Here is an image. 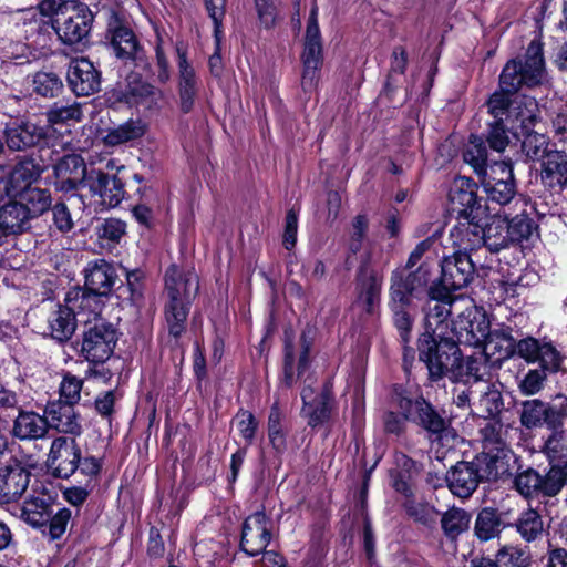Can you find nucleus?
<instances>
[{"label":"nucleus","instance_id":"0e129e2a","mask_svg":"<svg viewBox=\"0 0 567 567\" xmlns=\"http://www.w3.org/2000/svg\"><path fill=\"white\" fill-rule=\"evenodd\" d=\"M369 227L368 216L364 214L357 215L351 223V231L349 239V249L357 254L362 248V243L367 236Z\"/></svg>","mask_w":567,"mask_h":567},{"label":"nucleus","instance_id":"e2e57ef3","mask_svg":"<svg viewBox=\"0 0 567 567\" xmlns=\"http://www.w3.org/2000/svg\"><path fill=\"white\" fill-rule=\"evenodd\" d=\"M83 380L66 373L60 383V396L63 403L75 405L80 400Z\"/></svg>","mask_w":567,"mask_h":567},{"label":"nucleus","instance_id":"7c9ffc66","mask_svg":"<svg viewBox=\"0 0 567 567\" xmlns=\"http://www.w3.org/2000/svg\"><path fill=\"white\" fill-rule=\"evenodd\" d=\"M33 217L24 208L23 203L17 198L10 200L0 208V226L6 236L9 234H20L30 227V220Z\"/></svg>","mask_w":567,"mask_h":567},{"label":"nucleus","instance_id":"f704fd0d","mask_svg":"<svg viewBox=\"0 0 567 567\" xmlns=\"http://www.w3.org/2000/svg\"><path fill=\"white\" fill-rule=\"evenodd\" d=\"M20 518L34 528L47 526L52 515V502L49 497L35 496L24 501L19 508Z\"/></svg>","mask_w":567,"mask_h":567},{"label":"nucleus","instance_id":"c756f323","mask_svg":"<svg viewBox=\"0 0 567 567\" xmlns=\"http://www.w3.org/2000/svg\"><path fill=\"white\" fill-rule=\"evenodd\" d=\"M45 135L43 127L31 122L14 123L6 130L7 144L9 148L16 151L37 145Z\"/></svg>","mask_w":567,"mask_h":567},{"label":"nucleus","instance_id":"a211bd4d","mask_svg":"<svg viewBox=\"0 0 567 567\" xmlns=\"http://www.w3.org/2000/svg\"><path fill=\"white\" fill-rule=\"evenodd\" d=\"M86 187L92 195L99 196L100 205L105 208L118 206L125 194L124 184L120 178L110 176L100 169H91L89 172Z\"/></svg>","mask_w":567,"mask_h":567},{"label":"nucleus","instance_id":"3c124183","mask_svg":"<svg viewBox=\"0 0 567 567\" xmlns=\"http://www.w3.org/2000/svg\"><path fill=\"white\" fill-rule=\"evenodd\" d=\"M284 417V412L279 408V404L275 402L270 408L267 427L270 444L278 453L286 450V432L282 425Z\"/></svg>","mask_w":567,"mask_h":567},{"label":"nucleus","instance_id":"f8f14e48","mask_svg":"<svg viewBox=\"0 0 567 567\" xmlns=\"http://www.w3.org/2000/svg\"><path fill=\"white\" fill-rule=\"evenodd\" d=\"M476 190L477 186L471 178L461 176L454 179L449 197L458 218L483 220L486 217V207L478 200Z\"/></svg>","mask_w":567,"mask_h":567},{"label":"nucleus","instance_id":"bb28decb","mask_svg":"<svg viewBox=\"0 0 567 567\" xmlns=\"http://www.w3.org/2000/svg\"><path fill=\"white\" fill-rule=\"evenodd\" d=\"M429 297L425 320L427 328L435 332V329L452 316L453 307L458 298H453L450 292L442 290L440 287H431Z\"/></svg>","mask_w":567,"mask_h":567},{"label":"nucleus","instance_id":"6ab92c4d","mask_svg":"<svg viewBox=\"0 0 567 567\" xmlns=\"http://www.w3.org/2000/svg\"><path fill=\"white\" fill-rule=\"evenodd\" d=\"M105 296L91 291L85 288L74 287L66 292L64 302L70 307L75 317H81L85 327L94 321L102 320L99 318L105 302Z\"/></svg>","mask_w":567,"mask_h":567},{"label":"nucleus","instance_id":"864d4df0","mask_svg":"<svg viewBox=\"0 0 567 567\" xmlns=\"http://www.w3.org/2000/svg\"><path fill=\"white\" fill-rule=\"evenodd\" d=\"M522 142V153L527 161L540 162L550 151L548 138L536 132H525Z\"/></svg>","mask_w":567,"mask_h":567},{"label":"nucleus","instance_id":"e433bc0d","mask_svg":"<svg viewBox=\"0 0 567 567\" xmlns=\"http://www.w3.org/2000/svg\"><path fill=\"white\" fill-rule=\"evenodd\" d=\"M420 401H425V399L416 391L398 384L392 386L389 396L390 406L398 410L403 419L410 421H412L417 413Z\"/></svg>","mask_w":567,"mask_h":567},{"label":"nucleus","instance_id":"4c0bfd02","mask_svg":"<svg viewBox=\"0 0 567 567\" xmlns=\"http://www.w3.org/2000/svg\"><path fill=\"white\" fill-rule=\"evenodd\" d=\"M512 526L527 543L542 538L546 532L544 517L534 508L523 511Z\"/></svg>","mask_w":567,"mask_h":567},{"label":"nucleus","instance_id":"49530a36","mask_svg":"<svg viewBox=\"0 0 567 567\" xmlns=\"http://www.w3.org/2000/svg\"><path fill=\"white\" fill-rule=\"evenodd\" d=\"M63 89L62 79L53 71H39L32 76V91L42 97H56Z\"/></svg>","mask_w":567,"mask_h":567},{"label":"nucleus","instance_id":"774afa93","mask_svg":"<svg viewBox=\"0 0 567 567\" xmlns=\"http://www.w3.org/2000/svg\"><path fill=\"white\" fill-rule=\"evenodd\" d=\"M507 125V123L505 124V122L501 121H494L489 124L487 142L492 150L503 152L507 147L509 143L506 128Z\"/></svg>","mask_w":567,"mask_h":567},{"label":"nucleus","instance_id":"c9c22d12","mask_svg":"<svg viewBox=\"0 0 567 567\" xmlns=\"http://www.w3.org/2000/svg\"><path fill=\"white\" fill-rule=\"evenodd\" d=\"M542 162V181L548 186L563 185L567 182V156L550 150Z\"/></svg>","mask_w":567,"mask_h":567},{"label":"nucleus","instance_id":"4d7b16f0","mask_svg":"<svg viewBox=\"0 0 567 567\" xmlns=\"http://www.w3.org/2000/svg\"><path fill=\"white\" fill-rule=\"evenodd\" d=\"M546 475L542 476L535 470H527L519 473L515 478L516 489L524 496L542 494L545 496Z\"/></svg>","mask_w":567,"mask_h":567},{"label":"nucleus","instance_id":"39448f33","mask_svg":"<svg viewBox=\"0 0 567 567\" xmlns=\"http://www.w3.org/2000/svg\"><path fill=\"white\" fill-rule=\"evenodd\" d=\"M322 39L318 24V9L317 7H313L308 19L303 51L301 54V87L305 92H312L316 90L319 82V72L322 65Z\"/></svg>","mask_w":567,"mask_h":567},{"label":"nucleus","instance_id":"603ef678","mask_svg":"<svg viewBox=\"0 0 567 567\" xmlns=\"http://www.w3.org/2000/svg\"><path fill=\"white\" fill-rule=\"evenodd\" d=\"M501 518L495 509L483 508L476 517L474 530L481 540H489L501 533Z\"/></svg>","mask_w":567,"mask_h":567},{"label":"nucleus","instance_id":"2eb2a0df","mask_svg":"<svg viewBox=\"0 0 567 567\" xmlns=\"http://www.w3.org/2000/svg\"><path fill=\"white\" fill-rule=\"evenodd\" d=\"M165 298L168 301L192 303L199 290V279L193 269L171 265L165 272Z\"/></svg>","mask_w":567,"mask_h":567},{"label":"nucleus","instance_id":"052dcab7","mask_svg":"<svg viewBox=\"0 0 567 567\" xmlns=\"http://www.w3.org/2000/svg\"><path fill=\"white\" fill-rule=\"evenodd\" d=\"M507 225L512 244L529 239L536 230L534 221L525 214L507 219Z\"/></svg>","mask_w":567,"mask_h":567},{"label":"nucleus","instance_id":"a878e982","mask_svg":"<svg viewBox=\"0 0 567 567\" xmlns=\"http://www.w3.org/2000/svg\"><path fill=\"white\" fill-rule=\"evenodd\" d=\"M178 54V97L179 109L189 113L198 93V80L194 68L188 63L186 52L177 49Z\"/></svg>","mask_w":567,"mask_h":567},{"label":"nucleus","instance_id":"13d9d810","mask_svg":"<svg viewBox=\"0 0 567 567\" xmlns=\"http://www.w3.org/2000/svg\"><path fill=\"white\" fill-rule=\"evenodd\" d=\"M495 560L499 567H528V555L518 546H502L496 555Z\"/></svg>","mask_w":567,"mask_h":567},{"label":"nucleus","instance_id":"ea45409f","mask_svg":"<svg viewBox=\"0 0 567 567\" xmlns=\"http://www.w3.org/2000/svg\"><path fill=\"white\" fill-rule=\"evenodd\" d=\"M146 126L141 120H128L115 127L109 128L103 136L106 146H118L142 137Z\"/></svg>","mask_w":567,"mask_h":567},{"label":"nucleus","instance_id":"37998d69","mask_svg":"<svg viewBox=\"0 0 567 567\" xmlns=\"http://www.w3.org/2000/svg\"><path fill=\"white\" fill-rule=\"evenodd\" d=\"M478 398L473 401V406L477 415L484 419H492L503 409V400L498 390L488 383H483L482 389L477 391Z\"/></svg>","mask_w":567,"mask_h":567},{"label":"nucleus","instance_id":"5fc2aeb1","mask_svg":"<svg viewBox=\"0 0 567 567\" xmlns=\"http://www.w3.org/2000/svg\"><path fill=\"white\" fill-rule=\"evenodd\" d=\"M403 507L414 522L426 527H433L436 524L439 511L433 505L411 498L404 502Z\"/></svg>","mask_w":567,"mask_h":567},{"label":"nucleus","instance_id":"4468645a","mask_svg":"<svg viewBox=\"0 0 567 567\" xmlns=\"http://www.w3.org/2000/svg\"><path fill=\"white\" fill-rule=\"evenodd\" d=\"M81 450L74 439L55 437L47 458V466L52 475L69 478L75 473L80 462Z\"/></svg>","mask_w":567,"mask_h":567},{"label":"nucleus","instance_id":"bf43d9fd","mask_svg":"<svg viewBox=\"0 0 567 567\" xmlns=\"http://www.w3.org/2000/svg\"><path fill=\"white\" fill-rule=\"evenodd\" d=\"M567 485V461L551 465L546 473L545 496H556Z\"/></svg>","mask_w":567,"mask_h":567},{"label":"nucleus","instance_id":"c85d7f7f","mask_svg":"<svg viewBox=\"0 0 567 567\" xmlns=\"http://www.w3.org/2000/svg\"><path fill=\"white\" fill-rule=\"evenodd\" d=\"M43 168L32 158H24L17 163L11 171L6 184V193L9 198H17V194L32 187V184L41 176Z\"/></svg>","mask_w":567,"mask_h":567},{"label":"nucleus","instance_id":"f3484780","mask_svg":"<svg viewBox=\"0 0 567 567\" xmlns=\"http://www.w3.org/2000/svg\"><path fill=\"white\" fill-rule=\"evenodd\" d=\"M53 169L58 190L69 193L80 186L86 187V177L90 171H86L85 163L80 155L72 153L62 156Z\"/></svg>","mask_w":567,"mask_h":567},{"label":"nucleus","instance_id":"09e8293b","mask_svg":"<svg viewBox=\"0 0 567 567\" xmlns=\"http://www.w3.org/2000/svg\"><path fill=\"white\" fill-rule=\"evenodd\" d=\"M464 161L468 163L480 176L489 172L487 165V151L484 142L478 136H472L463 154Z\"/></svg>","mask_w":567,"mask_h":567},{"label":"nucleus","instance_id":"7ed1b4c3","mask_svg":"<svg viewBox=\"0 0 567 567\" xmlns=\"http://www.w3.org/2000/svg\"><path fill=\"white\" fill-rule=\"evenodd\" d=\"M460 354L458 342L452 338L436 340L431 333H424L419 339V357L432 380L442 379L449 371L455 372Z\"/></svg>","mask_w":567,"mask_h":567},{"label":"nucleus","instance_id":"72a5a7b5","mask_svg":"<svg viewBox=\"0 0 567 567\" xmlns=\"http://www.w3.org/2000/svg\"><path fill=\"white\" fill-rule=\"evenodd\" d=\"M48 328L51 338L59 342H65L71 339L76 329V317L66 302L58 306L50 313L48 317Z\"/></svg>","mask_w":567,"mask_h":567},{"label":"nucleus","instance_id":"9d476101","mask_svg":"<svg viewBox=\"0 0 567 567\" xmlns=\"http://www.w3.org/2000/svg\"><path fill=\"white\" fill-rule=\"evenodd\" d=\"M491 323L484 311L476 307H467L457 316L454 334L458 343L485 349L489 336Z\"/></svg>","mask_w":567,"mask_h":567},{"label":"nucleus","instance_id":"cd10ccee","mask_svg":"<svg viewBox=\"0 0 567 567\" xmlns=\"http://www.w3.org/2000/svg\"><path fill=\"white\" fill-rule=\"evenodd\" d=\"M539 118L538 103L534 97L522 95L512 102L507 124L508 130H522V133L529 132Z\"/></svg>","mask_w":567,"mask_h":567},{"label":"nucleus","instance_id":"6e6d98bb","mask_svg":"<svg viewBox=\"0 0 567 567\" xmlns=\"http://www.w3.org/2000/svg\"><path fill=\"white\" fill-rule=\"evenodd\" d=\"M331 395L328 391H323L311 402V408H302V412L308 417V424L312 427L327 422L330 417Z\"/></svg>","mask_w":567,"mask_h":567},{"label":"nucleus","instance_id":"2f4dec72","mask_svg":"<svg viewBox=\"0 0 567 567\" xmlns=\"http://www.w3.org/2000/svg\"><path fill=\"white\" fill-rule=\"evenodd\" d=\"M48 419L32 411H20L14 420L12 433L20 440L43 439L48 433Z\"/></svg>","mask_w":567,"mask_h":567},{"label":"nucleus","instance_id":"1a4fd4ad","mask_svg":"<svg viewBox=\"0 0 567 567\" xmlns=\"http://www.w3.org/2000/svg\"><path fill=\"white\" fill-rule=\"evenodd\" d=\"M487 464L474 462H458L446 474V483L451 493L460 498H468L477 488L482 480L495 481L499 476L487 475Z\"/></svg>","mask_w":567,"mask_h":567},{"label":"nucleus","instance_id":"58836bf2","mask_svg":"<svg viewBox=\"0 0 567 567\" xmlns=\"http://www.w3.org/2000/svg\"><path fill=\"white\" fill-rule=\"evenodd\" d=\"M483 245L493 252H497L512 244L507 225V216H493L485 227H483Z\"/></svg>","mask_w":567,"mask_h":567},{"label":"nucleus","instance_id":"dca6fc26","mask_svg":"<svg viewBox=\"0 0 567 567\" xmlns=\"http://www.w3.org/2000/svg\"><path fill=\"white\" fill-rule=\"evenodd\" d=\"M271 520L262 512L248 516L243 524L241 550L251 557L264 553L271 539Z\"/></svg>","mask_w":567,"mask_h":567},{"label":"nucleus","instance_id":"f03ea898","mask_svg":"<svg viewBox=\"0 0 567 567\" xmlns=\"http://www.w3.org/2000/svg\"><path fill=\"white\" fill-rule=\"evenodd\" d=\"M431 280L427 264H421L413 272L394 270L391 275L389 307L393 313V322L400 339L406 346L411 339L413 319L408 311L414 298H420L426 291Z\"/></svg>","mask_w":567,"mask_h":567},{"label":"nucleus","instance_id":"393cba45","mask_svg":"<svg viewBox=\"0 0 567 567\" xmlns=\"http://www.w3.org/2000/svg\"><path fill=\"white\" fill-rule=\"evenodd\" d=\"M520 423L526 429L539 427L544 424L550 430L561 425L560 414L540 400H527L522 404Z\"/></svg>","mask_w":567,"mask_h":567},{"label":"nucleus","instance_id":"5701e85b","mask_svg":"<svg viewBox=\"0 0 567 567\" xmlns=\"http://www.w3.org/2000/svg\"><path fill=\"white\" fill-rule=\"evenodd\" d=\"M85 289L107 296L117 280L115 266L101 258L87 262L84 269Z\"/></svg>","mask_w":567,"mask_h":567},{"label":"nucleus","instance_id":"8fccbe9b","mask_svg":"<svg viewBox=\"0 0 567 567\" xmlns=\"http://www.w3.org/2000/svg\"><path fill=\"white\" fill-rule=\"evenodd\" d=\"M82 111L78 103H54L47 112V121L51 126L70 125L80 122Z\"/></svg>","mask_w":567,"mask_h":567},{"label":"nucleus","instance_id":"f257e3e1","mask_svg":"<svg viewBox=\"0 0 567 567\" xmlns=\"http://www.w3.org/2000/svg\"><path fill=\"white\" fill-rule=\"evenodd\" d=\"M547 82L543 44L533 40L527 47L524 61L512 59L504 65L498 79L499 90L495 91L486 103L488 113L495 121L507 123L513 102L509 96L523 87L542 86Z\"/></svg>","mask_w":567,"mask_h":567},{"label":"nucleus","instance_id":"a18cd8bd","mask_svg":"<svg viewBox=\"0 0 567 567\" xmlns=\"http://www.w3.org/2000/svg\"><path fill=\"white\" fill-rule=\"evenodd\" d=\"M513 330L508 326H502L497 329L491 330L489 336L486 340L484 351H492L495 353L497 349V342L501 341V350H498V358L496 361L511 358L515 353V338L512 334Z\"/></svg>","mask_w":567,"mask_h":567},{"label":"nucleus","instance_id":"79ce46f5","mask_svg":"<svg viewBox=\"0 0 567 567\" xmlns=\"http://www.w3.org/2000/svg\"><path fill=\"white\" fill-rule=\"evenodd\" d=\"M190 305L165 300L164 317L171 337L178 339L185 332Z\"/></svg>","mask_w":567,"mask_h":567},{"label":"nucleus","instance_id":"338daca9","mask_svg":"<svg viewBox=\"0 0 567 567\" xmlns=\"http://www.w3.org/2000/svg\"><path fill=\"white\" fill-rule=\"evenodd\" d=\"M130 93L136 99L137 103L146 104L150 109L157 105V102L163 97V92L148 83H141L131 87Z\"/></svg>","mask_w":567,"mask_h":567},{"label":"nucleus","instance_id":"b1692460","mask_svg":"<svg viewBox=\"0 0 567 567\" xmlns=\"http://www.w3.org/2000/svg\"><path fill=\"white\" fill-rule=\"evenodd\" d=\"M483 220L472 218H458V223L451 229L450 239L455 251L468 254L483 246L484 231L481 225Z\"/></svg>","mask_w":567,"mask_h":567},{"label":"nucleus","instance_id":"4be33fe9","mask_svg":"<svg viewBox=\"0 0 567 567\" xmlns=\"http://www.w3.org/2000/svg\"><path fill=\"white\" fill-rule=\"evenodd\" d=\"M30 472L14 462L0 468V503L16 502L25 492Z\"/></svg>","mask_w":567,"mask_h":567},{"label":"nucleus","instance_id":"473e14b6","mask_svg":"<svg viewBox=\"0 0 567 567\" xmlns=\"http://www.w3.org/2000/svg\"><path fill=\"white\" fill-rule=\"evenodd\" d=\"M111 43L117 58L143 61L144 51L130 28L123 25L113 28Z\"/></svg>","mask_w":567,"mask_h":567},{"label":"nucleus","instance_id":"69168bd1","mask_svg":"<svg viewBox=\"0 0 567 567\" xmlns=\"http://www.w3.org/2000/svg\"><path fill=\"white\" fill-rule=\"evenodd\" d=\"M485 359L482 354L478 357L468 355L464 361L460 358L455 372L460 375L473 378L475 382L482 379V370H485Z\"/></svg>","mask_w":567,"mask_h":567},{"label":"nucleus","instance_id":"0eeeda50","mask_svg":"<svg viewBox=\"0 0 567 567\" xmlns=\"http://www.w3.org/2000/svg\"><path fill=\"white\" fill-rule=\"evenodd\" d=\"M483 451L478 464H487V475L501 476L508 472L511 451L503 437V425L491 421L481 430Z\"/></svg>","mask_w":567,"mask_h":567},{"label":"nucleus","instance_id":"6e6552de","mask_svg":"<svg viewBox=\"0 0 567 567\" xmlns=\"http://www.w3.org/2000/svg\"><path fill=\"white\" fill-rule=\"evenodd\" d=\"M92 22L93 13L87 4L71 2L55 18L53 27L64 43L76 44L89 37Z\"/></svg>","mask_w":567,"mask_h":567},{"label":"nucleus","instance_id":"20e7f679","mask_svg":"<svg viewBox=\"0 0 567 567\" xmlns=\"http://www.w3.org/2000/svg\"><path fill=\"white\" fill-rule=\"evenodd\" d=\"M460 354L458 342L452 338L436 340L431 333H424L419 339V357L432 380L442 379L449 371L455 372Z\"/></svg>","mask_w":567,"mask_h":567},{"label":"nucleus","instance_id":"c03bdc74","mask_svg":"<svg viewBox=\"0 0 567 567\" xmlns=\"http://www.w3.org/2000/svg\"><path fill=\"white\" fill-rule=\"evenodd\" d=\"M471 515L463 508L452 507L441 517L443 534L451 540L456 539L470 527Z\"/></svg>","mask_w":567,"mask_h":567},{"label":"nucleus","instance_id":"a19ab883","mask_svg":"<svg viewBox=\"0 0 567 567\" xmlns=\"http://www.w3.org/2000/svg\"><path fill=\"white\" fill-rule=\"evenodd\" d=\"M412 421L422 426L429 434L435 435L437 439L441 437L449 426V421L426 400L419 402V411Z\"/></svg>","mask_w":567,"mask_h":567},{"label":"nucleus","instance_id":"ddd939ff","mask_svg":"<svg viewBox=\"0 0 567 567\" xmlns=\"http://www.w3.org/2000/svg\"><path fill=\"white\" fill-rule=\"evenodd\" d=\"M475 275V266L470 254L455 251L441 261V289L450 292L467 287Z\"/></svg>","mask_w":567,"mask_h":567},{"label":"nucleus","instance_id":"9b49d317","mask_svg":"<svg viewBox=\"0 0 567 567\" xmlns=\"http://www.w3.org/2000/svg\"><path fill=\"white\" fill-rule=\"evenodd\" d=\"M487 199L499 205L508 204L516 194L513 167L506 162H495L489 172L481 176Z\"/></svg>","mask_w":567,"mask_h":567},{"label":"nucleus","instance_id":"aec40b11","mask_svg":"<svg viewBox=\"0 0 567 567\" xmlns=\"http://www.w3.org/2000/svg\"><path fill=\"white\" fill-rule=\"evenodd\" d=\"M68 81L76 95L87 96L100 90V73L93 63L86 59H74L68 69Z\"/></svg>","mask_w":567,"mask_h":567},{"label":"nucleus","instance_id":"412c9836","mask_svg":"<svg viewBox=\"0 0 567 567\" xmlns=\"http://www.w3.org/2000/svg\"><path fill=\"white\" fill-rule=\"evenodd\" d=\"M44 414L48 419L49 429L75 436L82 433L81 417L74 405L63 403L61 400L49 402L44 409Z\"/></svg>","mask_w":567,"mask_h":567},{"label":"nucleus","instance_id":"680f3d73","mask_svg":"<svg viewBox=\"0 0 567 567\" xmlns=\"http://www.w3.org/2000/svg\"><path fill=\"white\" fill-rule=\"evenodd\" d=\"M382 282L375 276H369L360 284L359 299L365 305V310L371 312L380 298Z\"/></svg>","mask_w":567,"mask_h":567},{"label":"nucleus","instance_id":"423d86ee","mask_svg":"<svg viewBox=\"0 0 567 567\" xmlns=\"http://www.w3.org/2000/svg\"><path fill=\"white\" fill-rule=\"evenodd\" d=\"M115 327L105 321L96 320L84 328L80 355L91 364L106 362L113 354L117 342Z\"/></svg>","mask_w":567,"mask_h":567},{"label":"nucleus","instance_id":"de8ad7c7","mask_svg":"<svg viewBox=\"0 0 567 567\" xmlns=\"http://www.w3.org/2000/svg\"><path fill=\"white\" fill-rule=\"evenodd\" d=\"M17 199L23 203L24 208L33 218L47 212L51 205V194L48 189L30 187L17 194Z\"/></svg>","mask_w":567,"mask_h":567}]
</instances>
